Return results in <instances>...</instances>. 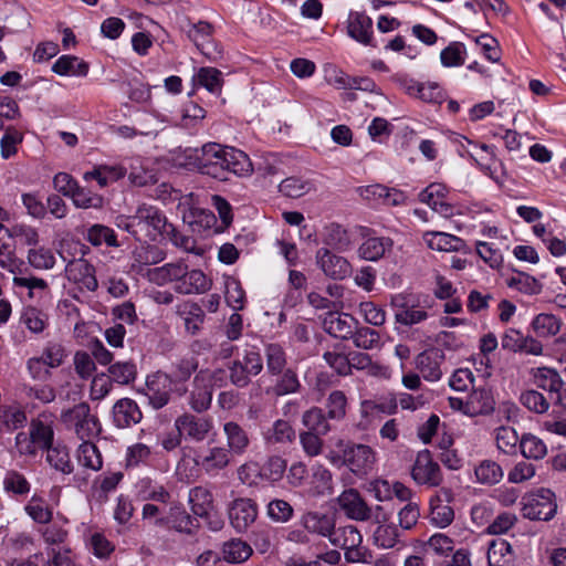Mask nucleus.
I'll return each mask as SVG.
<instances>
[{
    "mask_svg": "<svg viewBox=\"0 0 566 566\" xmlns=\"http://www.w3.org/2000/svg\"><path fill=\"white\" fill-rule=\"evenodd\" d=\"M177 313L184 318L186 329L195 335L203 323L205 313L202 308L193 302L187 301L178 305Z\"/></svg>",
    "mask_w": 566,
    "mask_h": 566,
    "instance_id": "obj_43",
    "label": "nucleus"
},
{
    "mask_svg": "<svg viewBox=\"0 0 566 566\" xmlns=\"http://www.w3.org/2000/svg\"><path fill=\"white\" fill-rule=\"evenodd\" d=\"M196 520L192 518L182 505L172 503L165 515L159 516L153 524L157 527L172 528L180 533L192 534Z\"/></svg>",
    "mask_w": 566,
    "mask_h": 566,
    "instance_id": "obj_17",
    "label": "nucleus"
},
{
    "mask_svg": "<svg viewBox=\"0 0 566 566\" xmlns=\"http://www.w3.org/2000/svg\"><path fill=\"white\" fill-rule=\"evenodd\" d=\"M83 237L88 243H91L95 248H98L103 244H105L108 248L119 247L116 232L105 224H92L85 230Z\"/></svg>",
    "mask_w": 566,
    "mask_h": 566,
    "instance_id": "obj_36",
    "label": "nucleus"
},
{
    "mask_svg": "<svg viewBox=\"0 0 566 566\" xmlns=\"http://www.w3.org/2000/svg\"><path fill=\"white\" fill-rule=\"evenodd\" d=\"M29 433L41 450H48L52 447L54 430L52 420L48 416L41 415L30 423Z\"/></svg>",
    "mask_w": 566,
    "mask_h": 566,
    "instance_id": "obj_33",
    "label": "nucleus"
},
{
    "mask_svg": "<svg viewBox=\"0 0 566 566\" xmlns=\"http://www.w3.org/2000/svg\"><path fill=\"white\" fill-rule=\"evenodd\" d=\"M212 282L201 270H188L185 264V274L180 279L178 285L174 290L184 295L202 294L211 289Z\"/></svg>",
    "mask_w": 566,
    "mask_h": 566,
    "instance_id": "obj_22",
    "label": "nucleus"
},
{
    "mask_svg": "<svg viewBox=\"0 0 566 566\" xmlns=\"http://www.w3.org/2000/svg\"><path fill=\"white\" fill-rule=\"evenodd\" d=\"M347 33L357 42L369 45L373 40V21L364 12H350L347 20Z\"/></svg>",
    "mask_w": 566,
    "mask_h": 566,
    "instance_id": "obj_26",
    "label": "nucleus"
},
{
    "mask_svg": "<svg viewBox=\"0 0 566 566\" xmlns=\"http://www.w3.org/2000/svg\"><path fill=\"white\" fill-rule=\"evenodd\" d=\"M325 408L329 420H343L347 409L346 395L342 390H333L326 399Z\"/></svg>",
    "mask_w": 566,
    "mask_h": 566,
    "instance_id": "obj_57",
    "label": "nucleus"
},
{
    "mask_svg": "<svg viewBox=\"0 0 566 566\" xmlns=\"http://www.w3.org/2000/svg\"><path fill=\"white\" fill-rule=\"evenodd\" d=\"M514 553L511 544L505 539H494L488 549V563L490 566H512Z\"/></svg>",
    "mask_w": 566,
    "mask_h": 566,
    "instance_id": "obj_40",
    "label": "nucleus"
},
{
    "mask_svg": "<svg viewBox=\"0 0 566 566\" xmlns=\"http://www.w3.org/2000/svg\"><path fill=\"white\" fill-rule=\"evenodd\" d=\"M109 378L120 385H128L136 379L137 368L132 361H117L108 367Z\"/></svg>",
    "mask_w": 566,
    "mask_h": 566,
    "instance_id": "obj_58",
    "label": "nucleus"
},
{
    "mask_svg": "<svg viewBox=\"0 0 566 566\" xmlns=\"http://www.w3.org/2000/svg\"><path fill=\"white\" fill-rule=\"evenodd\" d=\"M522 454L527 459L541 460L547 454V447L538 437L526 433L520 441Z\"/></svg>",
    "mask_w": 566,
    "mask_h": 566,
    "instance_id": "obj_56",
    "label": "nucleus"
},
{
    "mask_svg": "<svg viewBox=\"0 0 566 566\" xmlns=\"http://www.w3.org/2000/svg\"><path fill=\"white\" fill-rule=\"evenodd\" d=\"M27 328L34 334L42 333L48 326V315L36 307H27L21 316Z\"/></svg>",
    "mask_w": 566,
    "mask_h": 566,
    "instance_id": "obj_60",
    "label": "nucleus"
},
{
    "mask_svg": "<svg viewBox=\"0 0 566 566\" xmlns=\"http://www.w3.org/2000/svg\"><path fill=\"white\" fill-rule=\"evenodd\" d=\"M263 369L261 355L255 350H247L242 359H235L229 366L230 381L243 388L250 384V377L259 375Z\"/></svg>",
    "mask_w": 566,
    "mask_h": 566,
    "instance_id": "obj_7",
    "label": "nucleus"
},
{
    "mask_svg": "<svg viewBox=\"0 0 566 566\" xmlns=\"http://www.w3.org/2000/svg\"><path fill=\"white\" fill-rule=\"evenodd\" d=\"M61 418L65 427L73 430L82 441L90 440L99 431L97 418L91 413L90 406L85 402L64 411Z\"/></svg>",
    "mask_w": 566,
    "mask_h": 566,
    "instance_id": "obj_3",
    "label": "nucleus"
},
{
    "mask_svg": "<svg viewBox=\"0 0 566 566\" xmlns=\"http://www.w3.org/2000/svg\"><path fill=\"white\" fill-rule=\"evenodd\" d=\"M448 189L439 182L430 184L419 193V200L444 218L453 216V207L446 201Z\"/></svg>",
    "mask_w": 566,
    "mask_h": 566,
    "instance_id": "obj_19",
    "label": "nucleus"
},
{
    "mask_svg": "<svg viewBox=\"0 0 566 566\" xmlns=\"http://www.w3.org/2000/svg\"><path fill=\"white\" fill-rule=\"evenodd\" d=\"M230 452L223 447L210 448L207 454L199 457L197 464L208 474L214 475L228 467Z\"/></svg>",
    "mask_w": 566,
    "mask_h": 566,
    "instance_id": "obj_31",
    "label": "nucleus"
},
{
    "mask_svg": "<svg viewBox=\"0 0 566 566\" xmlns=\"http://www.w3.org/2000/svg\"><path fill=\"white\" fill-rule=\"evenodd\" d=\"M175 428L186 440L201 442L212 432L213 421L207 416L184 413L175 420Z\"/></svg>",
    "mask_w": 566,
    "mask_h": 566,
    "instance_id": "obj_8",
    "label": "nucleus"
},
{
    "mask_svg": "<svg viewBox=\"0 0 566 566\" xmlns=\"http://www.w3.org/2000/svg\"><path fill=\"white\" fill-rule=\"evenodd\" d=\"M422 239L429 249L437 251L453 252L464 247L462 239L446 232L428 231L423 233Z\"/></svg>",
    "mask_w": 566,
    "mask_h": 566,
    "instance_id": "obj_29",
    "label": "nucleus"
},
{
    "mask_svg": "<svg viewBox=\"0 0 566 566\" xmlns=\"http://www.w3.org/2000/svg\"><path fill=\"white\" fill-rule=\"evenodd\" d=\"M195 80L210 93H220L223 85L222 73L216 67H200Z\"/></svg>",
    "mask_w": 566,
    "mask_h": 566,
    "instance_id": "obj_55",
    "label": "nucleus"
},
{
    "mask_svg": "<svg viewBox=\"0 0 566 566\" xmlns=\"http://www.w3.org/2000/svg\"><path fill=\"white\" fill-rule=\"evenodd\" d=\"M391 306L394 308L395 322L403 326H412L428 318V312L413 303L407 296L398 294L392 296Z\"/></svg>",
    "mask_w": 566,
    "mask_h": 566,
    "instance_id": "obj_13",
    "label": "nucleus"
},
{
    "mask_svg": "<svg viewBox=\"0 0 566 566\" xmlns=\"http://www.w3.org/2000/svg\"><path fill=\"white\" fill-rule=\"evenodd\" d=\"M496 447L500 451L506 454H512L516 450L517 443L521 439L516 431L511 427H500L495 433Z\"/></svg>",
    "mask_w": 566,
    "mask_h": 566,
    "instance_id": "obj_63",
    "label": "nucleus"
},
{
    "mask_svg": "<svg viewBox=\"0 0 566 566\" xmlns=\"http://www.w3.org/2000/svg\"><path fill=\"white\" fill-rule=\"evenodd\" d=\"M494 398L490 389H474L465 401V412L471 415H486L494 409Z\"/></svg>",
    "mask_w": 566,
    "mask_h": 566,
    "instance_id": "obj_35",
    "label": "nucleus"
},
{
    "mask_svg": "<svg viewBox=\"0 0 566 566\" xmlns=\"http://www.w3.org/2000/svg\"><path fill=\"white\" fill-rule=\"evenodd\" d=\"M314 189L312 181L300 178L289 177L279 185V191L290 198H300Z\"/></svg>",
    "mask_w": 566,
    "mask_h": 566,
    "instance_id": "obj_54",
    "label": "nucleus"
},
{
    "mask_svg": "<svg viewBox=\"0 0 566 566\" xmlns=\"http://www.w3.org/2000/svg\"><path fill=\"white\" fill-rule=\"evenodd\" d=\"M453 500L451 489L442 488L430 499V521L438 527L444 528L454 520V511L450 506Z\"/></svg>",
    "mask_w": 566,
    "mask_h": 566,
    "instance_id": "obj_12",
    "label": "nucleus"
},
{
    "mask_svg": "<svg viewBox=\"0 0 566 566\" xmlns=\"http://www.w3.org/2000/svg\"><path fill=\"white\" fill-rule=\"evenodd\" d=\"M531 327L538 338H551L559 333L562 321L554 314L539 313L532 319Z\"/></svg>",
    "mask_w": 566,
    "mask_h": 566,
    "instance_id": "obj_38",
    "label": "nucleus"
},
{
    "mask_svg": "<svg viewBox=\"0 0 566 566\" xmlns=\"http://www.w3.org/2000/svg\"><path fill=\"white\" fill-rule=\"evenodd\" d=\"M6 234L13 239L15 244L36 245L39 242L36 229L25 223H14L6 227Z\"/></svg>",
    "mask_w": 566,
    "mask_h": 566,
    "instance_id": "obj_49",
    "label": "nucleus"
},
{
    "mask_svg": "<svg viewBox=\"0 0 566 566\" xmlns=\"http://www.w3.org/2000/svg\"><path fill=\"white\" fill-rule=\"evenodd\" d=\"M327 415L319 407H312L302 416V423L307 431L326 436L331 431Z\"/></svg>",
    "mask_w": 566,
    "mask_h": 566,
    "instance_id": "obj_44",
    "label": "nucleus"
},
{
    "mask_svg": "<svg viewBox=\"0 0 566 566\" xmlns=\"http://www.w3.org/2000/svg\"><path fill=\"white\" fill-rule=\"evenodd\" d=\"M223 433L227 438V446L230 453L241 455L249 444L250 439L247 431L237 422L228 421L223 424Z\"/></svg>",
    "mask_w": 566,
    "mask_h": 566,
    "instance_id": "obj_32",
    "label": "nucleus"
},
{
    "mask_svg": "<svg viewBox=\"0 0 566 566\" xmlns=\"http://www.w3.org/2000/svg\"><path fill=\"white\" fill-rule=\"evenodd\" d=\"M262 438L269 447L287 444L295 439V430L289 421L277 419L262 432Z\"/></svg>",
    "mask_w": 566,
    "mask_h": 566,
    "instance_id": "obj_30",
    "label": "nucleus"
},
{
    "mask_svg": "<svg viewBox=\"0 0 566 566\" xmlns=\"http://www.w3.org/2000/svg\"><path fill=\"white\" fill-rule=\"evenodd\" d=\"M112 415L114 424L120 429L137 424L143 418L138 405L130 398L117 400L113 406Z\"/></svg>",
    "mask_w": 566,
    "mask_h": 566,
    "instance_id": "obj_21",
    "label": "nucleus"
},
{
    "mask_svg": "<svg viewBox=\"0 0 566 566\" xmlns=\"http://www.w3.org/2000/svg\"><path fill=\"white\" fill-rule=\"evenodd\" d=\"M533 384L548 391L551 395H556V401L562 402L560 390L563 388V379L557 370L549 367H537L530 370Z\"/></svg>",
    "mask_w": 566,
    "mask_h": 566,
    "instance_id": "obj_24",
    "label": "nucleus"
},
{
    "mask_svg": "<svg viewBox=\"0 0 566 566\" xmlns=\"http://www.w3.org/2000/svg\"><path fill=\"white\" fill-rule=\"evenodd\" d=\"M411 478L417 484L434 488L442 482L440 465L432 459L430 451L418 452L411 468Z\"/></svg>",
    "mask_w": 566,
    "mask_h": 566,
    "instance_id": "obj_9",
    "label": "nucleus"
},
{
    "mask_svg": "<svg viewBox=\"0 0 566 566\" xmlns=\"http://www.w3.org/2000/svg\"><path fill=\"white\" fill-rule=\"evenodd\" d=\"M276 376L274 384L265 389L266 395L283 397L300 392L302 385L294 369L286 368Z\"/></svg>",
    "mask_w": 566,
    "mask_h": 566,
    "instance_id": "obj_28",
    "label": "nucleus"
},
{
    "mask_svg": "<svg viewBox=\"0 0 566 566\" xmlns=\"http://www.w3.org/2000/svg\"><path fill=\"white\" fill-rule=\"evenodd\" d=\"M189 504L195 515L205 517L213 509L211 492L203 486H196L189 491Z\"/></svg>",
    "mask_w": 566,
    "mask_h": 566,
    "instance_id": "obj_42",
    "label": "nucleus"
},
{
    "mask_svg": "<svg viewBox=\"0 0 566 566\" xmlns=\"http://www.w3.org/2000/svg\"><path fill=\"white\" fill-rule=\"evenodd\" d=\"M316 262L324 274L333 280H344L352 273V265L347 259L333 253L327 248L317 250Z\"/></svg>",
    "mask_w": 566,
    "mask_h": 566,
    "instance_id": "obj_15",
    "label": "nucleus"
},
{
    "mask_svg": "<svg viewBox=\"0 0 566 566\" xmlns=\"http://www.w3.org/2000/svg\"><path fill=\"white\" fill-rule=\"evenodd\" d=\"M555 495L548 489H539L524 499L523 516L528 520L549 521L556 513Z\"/></svg>",
    "mask_w": 566,
    "mask_h": 566,
    "instance_id": "obj_6",
    "label": "nucleus"
},
{
    "mask_svg": "<svg viewBox=\"0 0 566 566\" xmlns=\"http://www.w3.org/2000/svg\"><path fill=\"white\" fill-rule=\"evenodd\" d=\"M170 224L157 207L142 203L135 214L128 218L125 229L134 234L138 232V229L146 231L151 240H156L158 235H165Z\"/></svg>",
    "mask_w": 566,
    "mask_h": 566,
    "instance_id": "obj_2",
    "label": "nucleus"
},
{
    "mask_svg": "<svg viewBox=\"0 0 566 566\" xmlns=\"http://www.w3.org/2000/svg\"><path fill=\"white\" fill-rule=\"evenodd\" d=\"M228 515L231 526L242 534L256 521L259 509L252 499L239 497L229 504Z\"/></svg>",
    "mask_w": 566,
    "mask_h": 566,
    "instance_id": "obj_10",
    "label": "nucleus"
},
{
    "mask_svg": "<svg viewBox=\"0 0 566 566\" xmlns=\"http://www.w3.org/2000/svg\"><path fill=\"white\" fill-rule=\"evenodd\" d=\"M46 451V461L51 467L64 474L72 473L73 465L70 460V454L65 448L51 447Z\"/></svg>",
    "mask_w": 566,
    "mask_h": 566,
    "instance_id": "obj_61",
    "label": "nucleus"
},
{
    "mask_svg": "<svg viewBox=\"0 0 566 566\" xmlns=\"http://www.w3.org/2000/svg\"><path fill=\"white\" fill-rule=\"evenodd\" d=\"M195 389L190 394L189 405L197 412H203L210 408L212 400L211 387L205 384L199 376L193 380Z\"/></svg>",
    "mask_w": 566,
    "mask_h": 566,
    "instance_id": "obj_45",
    "label": "nucleus"
},
{
    "mask_svg": "<svg viewBox=\"0 0 566 566\" xmlns=\"http://www.w3.org/2000/svg\"><path fill=\"white\" fill-rule=\"evenodd\" d=\"M506 284L509 287L515 289L526 295H537L543 290V284L538 280L524 272H517L515 275L509 277Z\"/></svg>",
    "mask_w": 566,
    "mask_h": 566,
    "instance_id": "obj_47",
    "label": "nucleus"
},
{
    "mask_svg": "<svg viewBox=\"0 0 566 566\" xmlns=\"http://www.w3.org/2000/svg\"><path fill=\"white\" fill-rule=\"evenodd\" d=\"M337 503L344 514L350 520L364 522L371 517V507L355 489L343 491L337 497Z\"/></svg>",
    "mask_w": 566,
    "mask_h": 566,
    "instance_id": "obj_16",
    "label": "nucleus"
},
{
    "mask_svg": "<svg viewBox=\"0 0 566 566\" xmlns=\"http://www.w3.org/2000/svg\"><path fill=\"white\" fill-rule=\"evenodd\" d=\"M128 179L136 187H145L157 182L154 170L146 168L138 158L133 159L129 165Z\"/></svg>",
    "mask_w": 566,
    "mask_h": 566,
    "instance_id": "obj_52",
    "label": "nucleus"
},
{
    "mask_svg": "<svg viewBox=\"0 0 566 566\" xmlns=\"http://www.w3.org/2000/svg\"><path fill=\"white\" fill-rule=\"evenodd\" d=\"M52 71L61 76H85L88 64L77 56L62 55L53 64Z\"/></svg>",
    "mask_w": 566,
    "mask_h": 566,
    "instance_id": "obj_39",
    "label": "nucleus"
},
{
    "mask_svg": "<svg viewBox=\"0 0 566 566\" xmlns=\"http://www.w3.org/2000/svg\"><path fill=\"white\" fill-rule=\"evenodd\" d=\"M221 554L227 563L241 564L252 556L253 549L248 542L241 538H231L222 544Z\"/></svg>",
    "mask_w": 566,
    "mask_h": 566,
    "instance_id": "obj_34",
    "label": "nucleus"
},
{
    "mask_svg": "<svg viewBox=\"0 0 566 566\" xmlns=\"http://www.w3.org/2000/svg\"><path fill=\"white\" fill-rule=\"evenodd\" d=\"M266 515L275 523H287L294 515V509L285 500L274 499L266 505Z\"/></svg>",
    "mask_w": 566,
    "mask_h": 566,
    "instance_id": "obj_59",
    "label": "nucleus"
},
{
    "mask_svg": "<svg viewBox=\"0 0 566 566\" xmlns=\"http://www.w3.org/2000/svg\"><path fill=\"white\" fill-rule=\"evenodd\" d=\"M321 237L324 248L331 251L346 252L354 244L350 232L338 223L325 226Z\"/></svg>",
    "mask_w": 566,
    "mask_h": 566,
    "instance_id": "obj_23",
    "label": "nucleus"
},
{
    "mask_svg": "<svg viewBox=\"0 0 566 566\" xmlns=\"http://www.w3.org/2000/svg\"><path fill=\"white\" fill-rule=\"evenodd\" d=\"M27 514L36 523L48 524L51 522L53 513L45 502L36 496H32L25 505Z\"/></svg>",
    "mask_w": 566,
    "mask_h": 566,
    "instance_id": "obj_64",
    "label": "nucleus"
},
{
    "mask_svg": "<svg viewBox=\"0 0 566 566\" xmlns=\"http://www.w3.org/2000/svg\"><path fill=\"white\" fill-rule=\"evenodd\" d=\"M90 252V248L81 245L82 256L67 262L65 275L80 291L95 292L98 289L95 266L83 256Z\"/></svg>",
    "mask_w": 566,
    "mask_h": 566,
    "instance_id": "obj_4",
    "label": "nucleus"
},
{
    "mask_svg": "<svg viewBox=\"0 0 566 566\" xmlns=\"http://www.w3.org/2000/svg\"><path fill=\"white\" fill-rule=\"evenodd\" d=\"M350 339H353L355 346L358 348L373 349L379 345L380 335L377 331L358 324Z\"/></svg>",
    "mask_w": 566,
    "mask_h": 566,
    "instance_id": "obj_62",
    "label": "nucleus"
},
{
    "mask_svg": "<svg viewBox=\"0 0 566 566\" xmlns=\"http://www.w3.org/2000/svg\"><path fill=\"white\" fill-rule=\"evenodd\" d=\"M478 482L482 484H496L503 478L502 468L492 460L481 461L474 470Z\"/></svg>",
    "mask_w": 566,
    "mask_h": 566,
    "instance_id": "obj_53",
    "label": "nucleus"
},
{
    "mask_svg": "<svg viewBox=\"0 0 566 566\" xmlns=\"http://www.w3.org/2000/svg\"><path fill=\"white\" fill-rule=\"evenodd\" d=\"M360 235L363 242L357 249V254L363 260L376 262L392 249L394 242L390 238L376 237L369 228L361 227Z\"/></svg>",
    "mask_w": 566,
    "mask_h": 566,
    "instance_id": "obj_11",
    "label": "nucleus"
},
{
    "mask_svg": "<svg viewBox=\"0 0 566 566\" xmlns=\"http://www.w3.org/2000/svg\"><path fill=\"white\" fill-rule=\"evenodd\" d=\"M266 358V369L271 375H280L286 369L287 358L285 350L279 344H268L264 349Z\"/></svg>",
    "mask_w": 566,
    "mask_h": 566,
    "instance_id": "obj_48",
    "label": "nucleus"
},
{
    "mask_svg": "<svg viewBox=\"0 0 566 566\" xmlns=\"http://www.w3.org/2000/svg\"><path fill=\"white\" fill-rule=\"evenodd\" d=\"M442 359L443 354L439 349L424 350L417 356L416 366L426 380L437 381L442 375Z\"/></svg>",
    "mask_w": 566,
    "mask_h": 566,
    "instance_id": "obj_27",
    "label": "nucleus"
},
{
    "mask_svg": "<svg viewBox=\"0 0 566 566\" xmlns=\"http://www.w3.org/2000/svg\"><path fill=\"white\" fill-rule=\"evenodd\" d=\"M195 165L198 170L216 179L227 180L228 174L237 176H250L253 165L249 156L233 147H223L216 143H209L196 149Z\"/></svg>",
    "mask_w": 566,
    "mask_h": 566,
    "instance_id": "obj_1",
    "label": "nucleus"
},
{
    "mask_svg": "<svg viewBox=\"0 0 566 566\" xmlns=\"http://www.w3.org/2000/svg\"><path fill=\"white\" fill-rule=\"evenodd\" d=\"M375 451L366 444L346 443L343 449V458L331 457L335 464L342 463L357 475L367 474L375 463Z\"/></svg>",
    "mask_w": 566,
    "mask_h": 566,
    "instance_id": "obj_5",
    "label": "nucleus"
},
{
    "mask_svg": "<svg viewBox=\"0 0 566 566\" xmlns=\"http://www.w3.org/2000/svg\"><path fill=\"white\" fill-rule=\"evenodd\" d=\"M328 541L332 545L344 548H354L363 543V536L354 525L334 526Z\"/></svg>",
    "mask_w": 566,
    "mask_h": 566,
    "instance_id": "obj_37",
    "label": "nucleus"
},
{
    "mask_svg": "<svg viewBox=\"0 0 566 566\" xmlns=\"http://www.w3.org/2000/svg\"><path fill=\"white\" fill-rule=\"evenodd\" d=\"M378 526L374 531V543L381 548H392L399 542L400 532L394 523H386L387 518L381 521L376 517Z\"/></svg>",
    "mask_w": 566,
    "mask_h": 566,
    "instance_id": "obj_41",
    "label": "nucleus"
},
{
    "mask_svg": "<svg viewBox=\"0 0 566 566\" xmlns=\"http://www.w3.org/2000/svg\"><path fill=\"white\" fill-rule=\"evenodd\" d=\"M66 356L65 347L57 340L46 342L41 355H39L40 359L51 369L62 366Z\"/></svg>",
    "mask_w": 566,
    "mask_h": 566,
    "instance_id": "obj_50",
    "label": "nucleus"
},
{
    "mask_svg": "<svg viewBox=\"0 0 566 566\" xmlns=\"http://www.w3.org/2000/svg\"><path fill=\"white\" fill-rule=\"evenodd\" d=\"M357 325L358 321L353 315L346 313L329 312L323 321L324 331L331 336L343 340L353 337Z\"/></svg>",
    "mask_w": 566,
    "mask_h": 566,
    "instance_id": "obj_18",
    "label": "nucleus"
},
{
    "mask_svg": "<svg viewBox=\"0 0 566 566\" xmlns=\"http://www.w3.org/2000/svg\"><path fill=\"white\" fill-rule=\"evenodd\" d=\"M300 523L306 532L329 538L335 526V518L318 511H307L301 516Z\"/></svg>",
    "mask_w": 566,
    "mask_h": 566,
    "instance_id": "obj_25",
    "label": "nucleus"
},
{
    "mask_svg": "<svg viewBox=\"0 0 566 566\" xmlns=\"http://www.w3.org/2000/svg\"><path fill=\"white\" fill-rule=\"evenodd\" d=\"M78 463L87 469L98 471L102 469L103 460L97 447L90 440L83 441L77 449Z\"/></svg>",
    "mask_w": 566,
    "mask_h": 566,
    "instance_id": "obj_51",
    "label": "nucleus"
},
{
    "mask_svg": "<svg viewBox=\"0 0 566 566\" xmlns=\"http://www.w3.org/2000/svg\"><path fill=\"white\" fill-rule=\"evenodd\" d=\"M185 262H170L157 268H148L144 276L153 284L164 286L175 283L178 285L185 274Z\"/></svg>",
    "mask_w": 566,
    "mask_h": 566,
    "instance_id": "obj_20",
    "label": "nucleus"
},
{
    "mask_svg": "<svg viewBox=\"0 0 566 566\" xmlns=\"http://www.w3.org/2000/svg\"><path fill=\"white\" fill-rule=\"evenodd\" d=\"M172 391V380L164 373H156L148 376L146 381V396L154 409H161L169 400Z\"/></svg>",
    "mask_w": 566,
    "mask_h": 566,
    "instance_id": "obj_14",
    "label": "nucleus"
},
{
    "mask_svg": "<svg viewBox=\"0 0 566 566\" xmlns=\"http://www.w3.org/2000/svg\"><path fill=\"white\" fill-rule=\"evenodd\" d=\"M397 410V402L396 399H392L389 405L385 403H377L373 400H364L360 403L359 412L361 416V420L359 422V426L363 429H367L374 417L377 416L380 412H387V413H394Z\"/></svg>",
    "mask_w": 566,
    "mask_h": 566,
    "instance_id": "obj_46",
    "label": "nucleus"
}]
</instances>
